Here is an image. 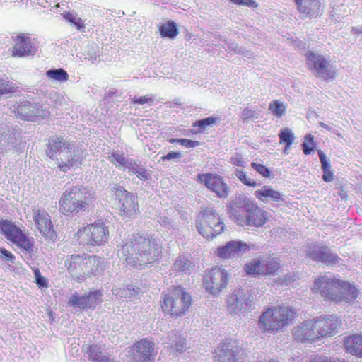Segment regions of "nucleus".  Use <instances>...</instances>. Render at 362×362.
<instances>
[{
	"instance_id": "c756f323",
	"label": "nucleus",
	"mask_w": 362,
	"mask_h": 362,
	"mask_svg": "<svg viewBox=\"0 0 362 362\" xmlns=\"http://www.w3.org/2000/svg\"><path fill=\"white\" fill-rule=\"evenodd\" d=\"M298 11L310 18H316L321 12L320 0H294Z\"/></svg>"
},
{
	"instance_id": "393cba45",
	"label": "nucleus",
	"mask_w": 362,
	"mask_h": 362,
	"mask_svg": "<svg viewBox=\"0 0 362 362\" xmlns=\"http://www.w3.org/2000/svg\"><path fill=\"white\" fill-rule=\"evenodd\" d=\"M293 338L301 342L315 341L320 338L315 319L305 320L297 326L293 332Z\"/></svg>"
},
{
	"instance_id": "69168bd1",
	"label": "nucleus",
	"mask_w": 362,
	"mask_h": 362,
	"mask_svg": "<svg viewBox=\"0 0 362 362\" xmlns=\"http://www.w3.org/2000/svg\"><path fill=\"white\" fill-rule=\"evenodd\" d=\"M137 164L138 163L134 160L126 158L123 166L128 168L130 171H132L134 168V166H136Z\"/></svg>"
},
{
	"instance_id": "0e129e2a",
	"label": "nucleus",
	"mask_w": 362,
	"mask_h": 362,
	"mask_svg": "<svg viewBox=\"0 0 362 362\" xmlns=\"http://www.w3.org/2000/svg\"><path fill=\"white\" fill-rule=\"evenodd\" d=\"M334 175L331 169L323 170L322 179L325 182H330L333 180Z\"/></svg>"
},
{
	"instance_id": "4d7b16f0",
	"label": "nucleus",
	"mask_w": 362,
	"mask_h": 362,
	"mask_svg": "<svg viewBox=\"0 0 362 362\" xmlns=\"http://www.w3.org/2000/svg\"><path fill=\"white\" fill-rule=\"evenodd\" d=\"M319 158L321 163V166L322 170H327L329 169H331V165L329 162L327 160L326 155L323 153L322 151L318 150L317 151Z\"/></svg>"
},
{
	"instance_id": "603ef678",
	"label": "nucleus",
	"mask_w": 362,
	"mask_h": 362,
	"mask_svg": "<svg viewBox=\"0 0 362 362\" xmlns=\"http://www.w3.org/2000/svg\"><path fill=\"white\" fill-rule=\"evenodd\" d=\"M251 167L264 177H269L270 175L269 168L262 164L252 163Z\"/></svg>"
},
{
	"instance_id": "49530a36",
	"label": "nucleus",
	"mask_w": 362,
	"mask_h": 362,
	"mask_svg": "<svg viewBox=\"0 0 362 362\" xmlns=\"http://www.w3.org/2000/svg\"><path fill=\"white\" fill-rule=\"evenodd\" d=\"M235 176L245 185L249 187H255L257 185V182L250 179L245 172L242 170L237 169L235 172Z\"/></svg>"
},
{
	"instance_id": "423d86ee",
	"label": "nucleus",
	"mask_w": 362,
	"mask_h": 362,
	"mask_svg": "<svg viewBox=\"0 0 362 362\" xmlns=\"http://www.w3.org/2000/svg\"><path fill=\"white\" fill-rule=\"evenodd\" d=\"M98 260L95 255H72L65 261V265L71 276L81 281L90 276Z\"/></svg>"
},
{
	"instance_id": "a18cd8bd",
	"label": "nucleus",
	"mask_w": 362,
	"mask_h": 362,
	"mask_svg": "<svg viewBox=\"0 0 362 362\" xmlns=\"http://www.w3.org/2000/svg\"><path fill=\"white\" fill-rule=\"evenodd\" d=\"M132 172L136 174L137 177L144 181H148L151 178L146 168L139 163H138L136 166H134V168Z\"/></svg>"
},
{
	"instance_id": "39448f33",
	"label": "nucleus",
	"mask_w": 362,
	"mask_h": 362,
	"mask_svg": "<svg viewBox=\"0 0 362 362\" xmlns=\"http://www.w3.org/2000/svg\"><path fill=\"white\" fill-rule=\"evenodd\" d=\"M196 227L199 234L212 239L223 230V223L213 207H206L198 216Z\"/></svg>"
},
{
	"instance_id": "6ab92c4d",
	"label": "nucleus",
	"mask_w": 362,
	"mask_h": 362,
	"mask_svg": "<svg viewBox=\"0 0 362 362\" xmlns=\"http://www.w3.org/2000/svg\"><path fill=\"white\" fill-rule=\"evenodd\" d=\"M341 280L327 276H320L315 282L314 290H318L322 297L326 300L336 302L339 291Z\"/></svg>"
},
{
	"instance_id": "680f3d73",
	"label": "nucleus",
	"mask_w": 362,
	"mask_h": 362,
	"mask_svg": "<svg viewBox=\"0 0 362 362\" xmlns=\"http://www.w3.org/2000/svg\"><path fill=\"white\" fill-rule=\"evenodd\" d=\"M231 1L235 4L246 6L252 8H256L258 6L257 3L254 0H231Z\"/></svg>"
},
{
	"instance_id": "338daca9",
	"label": "nucleus",
	"mask_w": 362,
	"mask_h": 362,
	"mask_svg": "<svg viewBox=\"0 0 362 362\" xmlns=\"http://www.w3.org/2000/svg\"><path fill=\"white\" fill-rule=\"evenodd\" d=\"M310 362H337V361H329L328 360V358L325 356H315L311 361ZM337 362H346L345 361H337Z\"/></svg>"
},
{
	"instance_id": "a19ab883",
	"label": "nucleus",
	"mask_w": 362,
	"mask_h": 362,
	"mask_svg": "<svg viewBox=\"0 0 362 362\" xmlns=\"http://www.w3.org/2000/svg\"><path fill=\"white\" fill-rule=\"evenodd\" d=\"M280 143L288 144L292 145L295 139L293 132L288 128H283L279 133Z\"/></svg>"
},
{
	"instance_id": "aec40b11",
	"label": "nucleus",
	"mask_w": 362,
	"mask_h": 362,
	"mask_svg": "<svg viewBox=\"0 0 362 362\" xmlns=\"http://www.w3.org/2000/svg\"><path fill=\"white\" fill-rule=\"evenodd\" d=\"M250 245L240 240H232L228 242L224 246L219 247L216 250V255L221 259L237 258L245 254L253 248Z\"/></svg>"
},
{
	"instance_id": "412c9836",
	"label": "nucleus",
	"mask_w": 362,
	"mask_h": 362,
	"mask_svg": "<svg viewBox=\"0 0 362 362\" xmlns=\"http://www.w3.org/2000/svg\"><path fill=\"white\" fill-rule=\"evenodd\" d=\"M33 218L40 232L50 240H54L57 234L53 228L48 213L43 209H33Z\"/></svg>"
},
{
	"instance_id": "3c124183",
	"label": "nucleus",
	"mask_w": 362,
	"mask_h": 362,
	"mask_svg": "<svg viewBox=\"0 0 362 362\" xmlns=\"http://www.w3.org/2000/svg\"><path fill=\"white\" fill-rule=\"evenodd\" d=\"M108 158L115 165L123 166L127 158H125L122 154L113 152L108 156Z\"/></svg>"
},
{
	"instance_id": "c9c22d12",
	"label": "nucleus",
	"mask_w": 362,
	"mask_h": 362,
	"mask_svg": "<svg viewBox=\"0 0 362 362\" xmlns=\"http://www.w3.org/2000/svg\"><path fill=\"white\" fill-rule=\"evenodd\" d=\"M170 338L172 339V353L181 354L189 347L187 340L179 333H172Z\"/></svg>"
},
{
	"instance_id": "58836bf2",
	"label": "nucleus",
	"mask_w": 362,
	"mask_h": 362,
	"mask_svg": "<svg viewBox=\"0 0 362 362\" xmlns=\"http://www.w3.org/2000/svg\"><path fill=\"white\" fill-rule=\"evenodd\" d=\"M286 107L284 103L278 100L272 101L269 105V110L277 117H281L285 115Z\"/></svg>"
},
{
	"instance_id": "09e8293b",
	"label": "nucleus",
	"mask_w": 362,
	"mask_h": 362,
	"mask_svg": "<svg viewBox=\"0 0 362 362\" xmlns=\"http://www.w3.org/2000/svg\"><path fill=\"white\" fill-rule=\"evenodd\" d=\"M131 100H132V103H133V104H139V105L148 104V106H151L155 100V97L152 95H146L141 96L139 98L134 97V98H132Z\"/></svg>"
},
{
	"instance_id": "4be33fe9",
	"label": "nucleus",
	"mask_w": 362,
	"mask_h": 362,
	"mask_svg": "<svg viewBox=\"0 0 362 362\" xmlns=\"http://www.w3.org/2000/svg\"><path fill=\"white\" fill-rule=\"evenodd\" d=\"M320 338L334 335L339 329L341 322L335 315L320 316L315 319Z\"/></svg>"
},
{
	"instance_id": "7c9ffc66",
	"label": "nucleus",
	"mask_w": 362,
	"mask_h": 362,
	"mask_svg": "<svg viewBox=\"0 0 362 362\" xmlns=\"http://www.w3.org/2000/svg\"><path fill=\"white\" fill-rule=\"evenodd\" d=\"M255 196L264 203L273 202L274 204L279 205L280 202H284L283 195L269 185L263 186L260 189L257 190Z\"/></svg>"
},
{
	"instance_id": "774afa93",
	"label": "nucleus",
	"mask_w": 362,
	"mask_h": 362,
	"mask_svg": "<svg viewBox=\"0 0 362 362\" xmlns=\"http://www.w3.org/2000/svg\"><path fill=\"white\" fill-rule=\"evenodd\" d=\"M319 126L328 130L330 132H332L334 134H337V136H341V134L339 132V131L336 129H333L332 127H329V125L326 124L325 123L320 122H319Z\"/></svg>"
},
{
	"instance_id": "2eb2a0df",
	"label": "nucleus",
	"mask_w": 362,
	"mask_h": 362,
	"mask_svg": "<svg viewBox=\"0 0 362 362\" xmlns=\"http://www.w3.org/2000/svg\"><path fill=\"white\" fill-rule=\"evenodd\" d=\"M197 180L220 199H225L229 195V187L221 175L212 173L198 174Z\"/></svg>"
},
{
	"instance_id": "473e14b6",
	"label": "nucleus",
	"mask_w": 362,
	"mask_h": 362,
	"mask_svg": "<svg viewBox=\"0 0 362 362\" xmlns=\"http://www.w3.org/2000/svg\"><path fill=\"white\" fill-rule=\"evenodd\" d=\"M344 346L346 351L353 355L362 357V336L354 334L346 337Z\"/></svg>"
},
{
	"instance_id": "20e7f679",
	"label": "nucleus",
	"mask_w": 362,
	"mask_h": 362,
	"mask_svg": "<svg viewBox=\"0 0 362 362\" xmlns=\"http://www.w3.org/2000/svg\"><path fill=\"white\" fill-rule=\"evenodd\" d=\"M191 304V296L180 286L173 287L169 294H164L161 300L163 311L175 317L185 314Z\"/></svg>"
},
{
	"instance_id": "2f4dec72",
	"label": "nucleus",
	"mask_w": 362,
	"mask_h": 362,
	"mask_svg": "<svg viewBox=\"0 0 362 362\" xmlns=\"http://www.w3.org/2000/svg\"><path fill=\"white\" fill-rule=\"evenodd\" d=\"M339 291L337 294L336 303H351L358 297V289L350 283L341 280Z\"/></svg>"
},
{
	"instance_id": "f704fd0d",
	"label": "nucleus",
	"mask_w": 362,
	"mask_h": 362,
	"mask_svg": "<svg viewBox=\"0 0 362 362\" xmlns=\"http://www.w3.org/2000/svg\"><path fill=\"white\" fill-rule=\"evenodd\" d=\"M83 350L85 351V354L92 362H99L100 359L105 355L103 353L102 346L95 344H84L83 345Z\"/></svg>"
},
{
	"instance_id": "a211bd4d",
	"label": "nucleus",
	"mask_w": 362,
	"mask_h": 362,
	"mask_svg": "<svg viewBox=\"0 0 362 362\" xmlns=\"http://www.w3.org/2000/svg\"><path fill=\"white\" fill-rule=\"evenodd\" d=\"M305 254L312 260L327 264H337L340 259L337 254L331 252L327 246L314 243L307 245Z\"/></svg>"
},
{
	"instance_id": "052dcab7",
	"label": "nucleus",
	"mask_w": 362,
	"mask_h": 362,
	"mask_svg": "<svg viewBox=\"0 0 362 362\" xmlns=\"http://www.w3.org/2000/svg\"><path fill=\"white\" fill-rule=\"evenodd\" d=\"M226 45L228 47V49L230 51L234 52L235 54L240 52L241 47H240L236 42L232 41L231 40H224Z\"/></svg>"
},
{
	"instance_id": "5fc2aeb1",
	"label": "nucleus",
	"mask_w": 362,
	"mask_h": 362,
	"mask_svg": "<svg viewBox=\"0 0 362 362\" xmlns=\"http://www.w3.org/2000/svg\"><path fill=\"white\" fill-rule=\"evenodd\" d=\"M257 112L255 110L245 107L241 112V118L243 121H246L249 119L257 118Z\"/></svg>"
},
{
	"instance_id": "c85d7f7f",
	"label": "nucleus",
	"mask_w": 362,
	"mask_h": 362,
	"mask_svg": "<svg viewBox=\"0 0 362 362\" xmlns=\"http://www.w3.org/2000/svg\"><path fill=\"white\" fill-rule=\"evenodd\" d=\"M78 200L69 192L67 189L62 195L59 200V209L64 215L76 214L81 211L78 206Z\"/></svg>"
},
{
	"instance_id": "e433bc0d",
	"label": "nucleus",
	"mask_w": 362,
	"mask_h": 362,
	"mask_svg": "<svg viewBox=\"0 0 362 362\" xmlns=\"http://www.w3.org/2000/svg\"><path fill=\"white\" fill-rule=\"evenodd\" d=\"M159 31L163 37L174 39L178 35L179 31L177 24L172 21H168L159 26Z\"/></svg>"
},
{
	"instance_id": "6e6552de",
	"label": "nucleus",
	"mask_w": 362,
	"mask_h": 362,
	"mask_svg": "<svg viewBox=\"0 0 362 362\" xmlns=\"http://www.w3.org/2000/svg\"><path fill=\"white\" fill-rule=\"evenodd\" d=\"M254 303V296L250 290L238 288L227 296V311L231 315H240L252 309Z\"/></svg>"
},
{
	"instance_id": "9d476101",
	"label": "nucleus",
	"mask_w": 362,
	"mask_h": 362,
	"mask_svg": "<svg viewBox=\"0 0 362 362\" xmlns=\"http://www.w3.org/2000/svg\"><path fill=\"white\" fill-rule=\"evenodd\" d=\"M281 267L279 258L265 255L245 265L244 270L249 275H274Z\"/></svg>"
},
{
	"instance_id": "f257e3e1",
	"label": "nucleus",
	"mask_w": 362,
	"mask_h": 362,
	"mask_svg": "<svg viewBox=\"0 0 362 362\" xmlns=\"http://www.w3.org/2000/svg\"><path fill=\"white\" fill-rule=\"evenodd\" d=\"M119 255L130 267L151 264L161 252L156 240L146 233L132 235L119 250Z\"/></svg>"
},
{
	"instance_id": "8fccbe9b",
	"label": "nucleus",
	"mask_w": 362,
	"mask_h": 362,
	"mask_svg": "<svg viewBox=\"0 0 362 362\" xmlns=\"http://www.w3.org/2000/svg\"><path fill=\"white\" fill-rule=\"evenodd\" d=\"M65 19H66L69 22L71 23L74 25L77 29L80 30L81 28L84 27V25L80 18H78L74 14L71 13H66L64 15Z\"/></svg>"
},
{
	"instance_id": "0eeeda50",
	"label": "nucleus",
	"mask_w": 362,
	"mask_h": 362,
	"mask_svg": "<svg viewBox=\"0 0 362 362\" xmlns=\"http://www.w3.org/2000/svg\"><path fill=\"white\" fill-rule=\"evenodd\" d=\"M76 235L81 243L101 246L108 242L109 230L103 222L98 221L78 229Z\"/></svg>"
},
{
	"instance_id": "37998d69",
	"label": "nucleus",
	"mask_w": 362,
	"mask_h": 362,
	"mask_svg": "<svg viewBox=\"0 0 362 362\" xmlns=\"http://www.w3.org/2000/svg\"><path fill=\"white\" fill-rule=\"evenodd\" d=\"M314 136L311 134H307L305 136L304 141L301 144L303 153L305 155L310 154L315 147Z\"/></svg>"
},
{
	"instance_id": "9b49d317",
	"label": "nucleus",
	"mask_w": 362,
	"mask_h": 362,
	"mask_svg": "<svg viewBox=\"0 0 362 362\" xmlns=\"http://www.w3.org/2000/svg\"><path fill=\"white\" fill-rule=\"evenodd\" d=\"M307 64L313 74L323 80L332 79L335 76V71L329 61L318 53L310 51L307 53Z\"/></svg>"
},
{
	"instance_id": "ea45409f",
	"label": "nucleus",
	"mask_w": 362,
	"mask_h": 362,
	"mask_svg": "<svg viewBox=\"0 0 362 362\" xmlns=\"http://www.w3.org/2000/svg\"><path fill=\"white\" fill-rule=\"evenodd\" d=\"M157 221L167 230L171 231H175L178 230V225L165 214H160L158 216Z\"/></svg>"
},
{
	"instance_id": "cd10ccee",
	"label": "nucleus",
	"mask_w": 362,
	"mask_h": 362,
	"mask_svg": "<svg viewBox=\"0 0 362 362\" xmlns=\"http://www.w3.org/2000/svg\"><path fill=\"white\" fill-rule=\"evenodd\" d=\"M69 192L78 200V206L81 211H88L94 199L93 192L88 187L73 186L68 189Z\"/></svg>"
},
{
	"instance_id": "13d9d810",
	"label": "nucleus",
	"mask_w": 362,
	"mask_h": 362,
	"mask_svg": "<svg viewBox=\"0 0 362 362\" xmlns=\"http://www.w3.org/2000/svg\"><path fill=\"white\" fill-rule=\"evenodd\" d=\"M0 257L5 261L14 263L15 256L5 248L0 249Z\"/></svg>"
},
{
	"instance_id": "f8f14e48",
	"label": "nucleus",
	"mask_w": 362,
	"mask_h": 362,
	"mask_svg": "<svg viewBox=\"0 0 362 362\" xmlns=\"http://www.w3.org/2000/svg\"><path fill=\"white\" fill-rule=\"evenodd\" d=\"M228 280V272L220 267H214L203 276L204 288L213 296H216L226 288Z\"/></svg>"
},
{
	"instance_id": "c03bdc74",
	"label": "nucleus",
	"mask_w": 362,
	"mask_h": 362,
	"mask_svg": "<svg viewBox=\"0 0 362 362\" xmlns=\"http://www.w3.org/2000/svg\"><path fill=\"white\" fill-rule=\"evenodd\" d=\"M84 52L85 58L93 63L98 57V47L95 45H88Z\"/></svg>"
},
{
	"instance_id": "72a5a7b5",
	"label": "nucleus",
	"mask_w": 362,
	"mask_h": 362,
	"mask_svg": "<svg viewBox=\"0 0 362 362\" xmlns=\"http://www.w3.org/2000/svg\"><path fill=\"white\" fill-rule=\"evenodd\" d=\"M194 267L193 263L187 257L179 256L173 264L171 270L176 274H187L191 273Z\"/></svg>"
},
{
	"instance_id": "f03ea898",
	"label": "nucleus",
	"mask_w": 362,
	"mask_h": 362,
	"mask_svg": "<svg viewBox=\"0 0 362 362\" xmlns=\"http://www.w3.org/2000/svg\"><path fill=\"white\" fill-rule=\"evenodd\" d=\"M45 152L49 158L58 162V167L64 172L77 167L84 158V150L81 145L67 141L61 137L50 139Z\"/></svg>"
},
{
	"instance_id": "4c0bfd02",
	"label": "nucleus",
	"mask_w": 362,
	"mask_h": 362,
	"mask_svg": "<svg viewBox=\"0 0 362 362\" xmlns=\"http://www.w3.org/2000/svg\"><path fill=\"white\" fill-rule=\"evenodd\" d=\"M45 75L48 78L59 83L66 82L69 79L67 71L62 68L50 69L46 71Z\"/></svg>"
},
{
	"instance_id": "f3484780",
	"label": "nucleus",
	"mask_w": 362,
	"mask_h": 362,
	"mask_svg": "<svg viewBox=\"0 0 362 362\" xmlns=\"http://www.w3.org/2000/svg\"><path fill=\"white\" fill-rule=\"evenodd\" d=\"M245 351L235 341L223 343L215 350V358L219 362H243Z\"/></svg>"
},
{
	"instance_id": "bf43d9fd",
	"label": "nucleus",
	"mask_w": 362,
	"mask_h": 362,
	"mask_svg": "<svg viewBox=\"0 0 362 362\" xmlns=\"http://www.w3.org/2000/svg\"><path fill=\"white\" fill-rule=\"evenodd\" d=\"M182 156V153L180 151H170L166 155L163 156L160 158V160H175L177 161Z\"/></svg>"
},
{
	"instance_id": "5701e85b",
	"label": "nucleus",
	"mask_w": 362,
	"mask_h": 362,
	"mask_svg": "<svg viewBox=\"0 0 362 362\" xmlns=\"http://www.w3.org/2000/svg\"><path fill=\"white\" fill-rule=\"evenodd\" d=\"M37 47L38 43L35 38L24 35H18L15 39L13 54L19 57L33 55L37 52Z\"/></svg>"
},
{
	"instance_id": "ddd939ff",
	"label": "nucleus",
	"mask_w": 362,
	"mask_h": 362,
	"mask_svg": "<svg viewBox=\"0 0 362 362\" xmlns=\"http://www.w3.org/2000/svg\"><path fill=\"white\" fill-rule=\"evenodd\" d=\"M112 192L115 193L116 198L121 204L120 214L128 218L134 217L139 211L136 195L128 192L121 186L113 187Z\"/></svg>"
},
{
	"instance_id": "dca6fc26",
	"label": "nucleus",
	"mask_w": 362,
	"mask_h": 362,
	"mask_svg": "<svg viewBox=\"0 0 362 362\" xmlns=\"http://www.w3.org/2000/svg\"><path fill=\"white\" fill-rule=\"evenodd\" d=\"M12 111L16 114V116L23 120H30L34 117L45 118L49 113L38 103H31L23 101L20 103H16L13 105Z\"/></svg>"
},
{
	"instance_id": "b1692460",
	"label": "nucleus",
	"mask_w": 362,
	"mask_h": 362,
	"mask_svg": "<svg viewBox=\"0 0 362 362\" xmlns=\"http://www.w3.org/2000/svg\"><path fill=\"white\" fill-rule=\"evenodd\" d=\"M267 212L253 203L243 216V221L237 223L240 226L260 227L268 221Z\"/></svg>"
},
{
	"instance_id": "4468645a",
	"label": "nucleus",
	"mask_w": 362,
	"mask_h": 362,
	"mask_svg": "<svg viewBox=\"0 0 362 362\" xmlns=\"http://www.w3.org/2000/svg\"><path fill=\"white\" fill-rule=\"evenodd\" d=\"M130 352L132 362H153L157 354L154 342L148 339L135 342Z\"/></svg>"
},
{
	"instance_id": "79ce46f5",
	"label": "nucleus",
	"mask_w": 362,
	"mask_h": 362,
	"mask_svg": "<svg viewBox=\"0 0 362 362\" xmlns=\"http://www.w3.org/2000/svg\"><path fill=\"white\" fill-rule=\"evenodd\" d=\"M217 121L218 118L216 117L210 116L206 118L196 121L194 124V126L199 127L200 132H203L207 127L215 124Z\"/></svg>"
},
{
	"instance_id": "7ed1b4c3",
	"label": "nucleus",
	"mask_w": 362,
	"mask_h": 362,
	"mask_svg": "<svg viewBox=\"0 0 362 362\" xmlns=\"http://www.w3.org/2000/svg\"><path fill=\"white\" fill-rule=\"evenodd\" d=\"M295 315V310L287 307L269 308L261 315L258 325L264 331H278L293 320Z\"/></svg>"
},
{
	"instance_id": "1a4fd4ad",
	"label": "nucleus",
	"mask_w": 362,
	"mask_h": 362,
	"mask_svg": "<svg viewBox=\"0 0 362 362\" xmlns=\"http://www.w3.org/2000/svg\"><path fill=\"white\" fill-rule=\"evenodd\" d=\"M0 230L7 240L22 248L25 252L28 253L33 252V238H28L23 233L22 230L13 222L7 219L1 220Z\"/></svg>"
},
{
	"instance_id": "6e6d98bb",
	"label": "nucleus",
	"mask_w": 362,
	"mask_h": 362,
	"mask_svg": "<svg viewBox=\"0 0 362 362\" xmlns=\"http://www.w3.org/2000/svg\"><path fill=\"white\" fill-rule=\"evenodd\" d=\"M14 86H11L8 81H4L0 79V95L14 92Z\"/></svg>"
},
{
	"instance_id": "bb28decb",
	"label": "nucleus",
	"mask_w": 362,
	"mask_h": 362,
	"mask_svg": "<svg viewBox=\"0 0 362 362\" xmlns=\"http://www.w3.org/2000/svg\"><path fill=\"white\" fill-rule=\"evenodd\" d=\"M102 293L100 291L90 292L88 295L79 296L73 295L69 300V305L74 307H78L82 309L94 308L95 305L102 301Z\"/></svg>"
},
{
	"instance_id": "de8ad7c7",
	"label": "nucleus",
	"mask_w": 362,
	"mask_h": 362,
	"mask_svg": "<svg viewBox=\"0 0 362 362\" xmlns=\"http://www.w3.org/2000/svg\"><path fill=\"white\" fill-rule=\"evenodd\" d=\"M172 144L178 143L185 148H194L199 145V141L187 139H171L169 141Z\"/></svg>"
},
{
	"instance_id": "e2e57ef3",
	"label": "nucleus",
	"mask_w": 362,
	"mask_h": 362,
	"mask_svg": "<svg viewBox=\"0 0 362 362\" xmlns=\"http://www.w3.org/2000/svg\"><path fill=\"white\" fill-rule=\"evenodd\" d=\"M231 163L236 166L243 167L244 166L245 162L240 156H237L231 158Z\"/></svg>"
},
{
	"instance_id": "864d4df0",
	"label": "nucleus",
	"mask_w": 362,
	"mask_h": 362,
	"mask_svg": "<svg viewBox=\"0 0 362 362\" xmlns=\"http://www.w3.org/2000/svg\"><path fill=\"white\" fill-rule=\"evenodd\" d=\"M139 288L133 285H127L122 291V294L126 298H132L136 296L139 294Z\"/></svg>"
},
{
	"instance_id": "a878e982",
	"label": "nucleus",
	"mask_w": 362,
	"mask_h": 362,
	"mask_svg": "<svg viewBox=\"0 0 362 362\" xmlns=\"http://www.w3.org/2000/svg\"><path fill=\"white\" fill-rule=\"evenodd\" d=\"M254 202L245 196H235L228 204V210L235 223L243 221V216Z\"/></svg>"
}]
</instances>
